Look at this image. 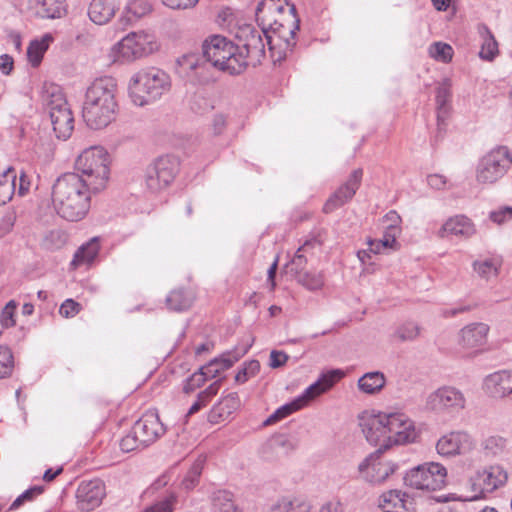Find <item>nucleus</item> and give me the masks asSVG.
Listing matches in <instances>:
<instances>
[{
  "label": "nucleus",
  "instance_id": "aec40b11",
  "mask_svg": "<svg viewBox=\"0 0 512 512\" xmlns=\"http://www.w3.org/2000/svg\"><path fill=\"white\" fill-rule=\"evenodd\" d=\"M362 176V169H355L349 176L348 180L343 185H341L326 201L323 207L324 212L331 213L335 209L350 201L361 185Z\"/></svg>",
  "mask_w": 512,
  "mask_h": 512
},
{
  "label": "nucleus",
  "instance_id": "c756f323",
  "mask_svg": "<svg viewBox=\"0 0 512 512\" xmlns=\"http://www.w3.org/2000/svg\"><path fill=\"white\" fill-rule=\"evenodd\" d=\"M478 34L482 40L479 57L486 61H492L498 55V43L487 25L480 23L477 26Z\"/></svg>",
  "mask_w": 512,
  "mask_h": 512
},
{
  "label": "nucleus",
  "instance_id": "f257e3e1",
  "mask_svg": "<svg viewBox=\"0 0 512 512\" xmlns=\"http://www.w3.org/2000/svg\"><path fill=\"white\" fill-rule=\"evenodd\" d=\"M116 79L105 76L95 79L86 89L82 103V118L94 130L111 124L119 111Z\"/></svg>",
  "mask_w": 512,
  "mask_h": 512
},
{
  "label": "nucleus",
  "instance_id": "774afa93",
  "mask_svg": "<svg viewBox=\"0 0 512 512\" xmlns=\"http://www.w3.org/2000/svg\"><path fill=\"white\" fill-rule=\"evenodd\" d=\"M318 512H343L342 505L338 500H331L324 503Z\"/></svg>",
  "mask_w": 512,
  "mask_h": 512
},
{
  "label": "nucleus",
  "instance_id": "1a4fd4ad",
  "mask_svg": "<svg viewBox=\"0 0 512 512\" xmlns=\"http://www.w3.org/2000/svg\"><path fill=\"white\" fill-rule=\"evenodd\" d=\"M157 49L154 36L144 31L130 32L111 49L113 61L131 62L148 56Z\"/></svg>",
  "mask_w": 512,
  "mask_h": 512
},
{
  "label": "nucleus",
  "instance_id": "39448f33",
  "mask_svg": "<svg viewBox=\"0 0 512 512\" xmlns=\"http://www.w3.org/2000/svg\"><path fill=\"white\" fill-rule=\"evenodd\" d=\"M110 157L99 146L85 149L75 161V174L81 178L94 193H99L107 186L110 175Z\"/></svg>",
  "mask_w": 512,
  "mask_h": 512
},
{
  "label": "nucleus",
  "instance_id": "2f4dec72",
  "mask_svg": "<svg viewBox=\"0 0 512 512\" xmlns=\"http://www.w3.org/2000/svg\"><path fill=\"white\" fill-rule=\"evenodd\" d=\"M152 6L148 0H131L125 7L124 14L120 18V22H124L125 25L132 24L141 17L150 13Z\"/></svg>",
  "mask_w": 512,
  "mask_h": 512
},
{
  "label": "nucleus",
  "instance_id": "f704fd0d",
  "mask_svg": "<svg viewBox=\"0 0 512 512\" xmlns=\"http://www.w3.org/2000/svg\"><path fill=\"white\" fill-rule=\"evenodd\" d=\"M501 263L496 257L479 259L473 262V269L480 278L489 281L498 276Z\"/></svg>",
  "mask_w": 512,
  "mask_h": 512
},
{
  "label": "nucleus",
  "instance_id": "a18cd8bd",
  "mask_svg": "<svg viewBox=\"0 0 512 512\" xmlns=\"http://www.w3.org/2000/svg\"><path fill=\"white\" fill-rule=\"evenodd\" d=\"M14 368L12 351L6 346H0V379L9 377Z\"/></svg>",
  "mask_w": 512,
  "mask_h": 512
},
{
  "label": "nucleus",
  "instance_id": "2eb2a0df",
  "mask_svg": "<svg viewBox=\"0 0 512 512\" xmlns=\"http://www.w3.org/2000/svg\"><path fill=\"white\" fill-rule=\"evenodd\" d=\"M383 452L376 450L359 464V473L365 481L372 484H381L398 469L396 463L381 459Z\"/></svg>",
  "mask_w": 512,
  "mask_h": 512
},
{
  "label": "nucleus",
  "instance_id": "dca6fc26",
  "mask_svg": "<svg viewBox=\"0 0 512 512\" xmlns=\"http://www.w3.org/2000/svg\"><path fill=\"white\" fill-rule=\"evenodd\" d=\"M465 402V397L460 390L444 386L428 395L426 407L436 412H458L465 407Z\"/></svg>",
  "mask_w": 512,
  "mask_h": 512
},
{
  "label": "nucleus",
  "instance_id": "4c0bfd02",
  "mask_svg": "<svg viewBox=\"0 0 512 512\" xmlns=\"http://www.w3.org/2000/svg\"><path fill=\"white\" fill-rule=\"evenodd\" d=\"M99 252L97 239L94 238L85 245H82L75 253L72 264L75 266L92 262Z\"/></svg>",
  "mask_w": 512,
  "mask_h": 512
},
{
  "label": "nucleus",
  "instance_id": "4468645a",
  "mask_svg": "<svg viewBox=\"0 0 512 512\" xmlns=\"http://www.w3.org/2000/svg\"><path fill=\"white\" fill-rule=\"evenodd\" d=\"M507 480V471L500 465H490L477 470L470 478L473 499L485 498L487 494L504 486Z\"/></svg>",
  "mask_w": 512,
  "mask_h": 512
},
{
  "label": "nucleus",
  "instance_id": "37998d69",
  "mask_svg": "<svg viewBox=\"0 0 512 512\" xmlns=\"http://www.w3.org/2000/svg\"><path fill=\"white\" fill-rule=\"evenodd\" d=\"M309 511H310L309 505L304 502L282 499L277 504L272 506L269 512H309Z\"/></svg>",
  "mask_w": 512,
  "mask_h": 512
},
{
  "label": "nucleus",
  "instance_id": "338daca9",
  "mask_svg": "<svg viewBox=\"0 0 512 512\" xmlns=\"http://www.w3.org/2000/svg\"><path fill=\"white\" fill-rule=\"evenodd\" d=\"M385 219L390 222L386 229L394 232H398V223L400 222V216L396 211H390L385 215Z\"/></svg>",
  "mask_w": 512,
  "mask_h": 512
},
{
  "label": "nucleus",
  "instance_id": "4d7b16f0",
  "mask_svg": "<svg viewBox=\"0 0 512 512\" xmlns=\"http://www.w3.org/2000/svg\"><path fill=\"white\" fill-rule=\"evenodd\" d=\"M79 311L80 304L73 299H66L59 309V313L66 318L75 316Z\"/></svg>",
  "mask_w": 512,
  "mask_h": 512
},
{
  "label": "nucleus",
  "instance_id": "c9c22d12",
  "mask_svg": "<svg viewBox=\"0 0 512 512\" xmlns=\"http://www.w3.org/2000/svg\"><path fill=\"white\" fill-rule=\"evenodd\" d=\"M52 41L51 34H45L40 40L31 41L27 49V57L33 67H37L41 63L44 53Z\"/></svg>",
  "mask_w": 512,
  "mask_h": 512
},
{
  "label": "nucleus",
  "instance_id": "e2e57ef3",
  "mask_svg": "<svg viewBox=\"0 0 512 512\" xmlns=\"http://www.w3.org/2000/svg\"><path fill=\"white\" fill-rule=\"evenodd\" d=\"M288 355L282 351H276V350H273L271 353H270V367L272 368H279V367H282L283 365H285V363L287 362L288 360Z\"/></svg>",
  "mask_w": 512,
  "mask_h": 512
},
{
  "label": "nucleus",
  "instance_id": "a878e982",
  "mask_svg": "<svg viewBox=\"0 0 512 512\" xmlns=\"http://www.w3.org/2000/svg\"><path fill=\"white\" fill-rule=\"evenodd\" d=\"M489 326L485 323H472L460 331V344L465 348H476L487 341Z\"/></svg>",
  "mask_w": 512,
  "mask_h": 512
},
{
  "label": "nucleus",
  "instance_id": "3c124183",
  "mask_svg": "<svg viewBox=\"0 0 512 512\" xmlns=\"http://www.w3.org/2000/svg\"><path fill=\"white\" fill-rule=\"evenodd\" d=\"M119 446L123 452L128 453L142 448V443L132 428V431L121 439Z\"/></svg>",
  "mask_w": 512,
  "mask_h": 512
},
{
  "label": "nucleus",
  "instance_id": "f3484780",
  "mask_svg": "<svg viewBox=\"0 0 512 512\" xmlns=\"http://www.w3.org/2000/svg\"><path fill=\"white\" fill-rule=\"evenodd\" d=\"M388 434L393 445L412 443L417 438L414 422L403 413H388Z\"/></svg>",
  "mask_w": 512,
  "mask_h": 512
},
{
  "label": "nucleus",
  "instance_id": "20e7f679",
  "mask_svg": "<svg viewBox=\"0 0 512 512\" xmlns=\"http://www.w3.org/2000/svg\"><path fill=\"white\" fill-rule=\"evenodd\" d=\"M203 56L207 62L230 75L242 73L248 62L244 52L233 41L221 35H213L203 43Z\"/></svg>",
  "mask_w": 512,
  "mask_h": 512
},
{
  "label": "nucleus",
  "instance_id": "e433bc0d",
  "mask_svg": "<svg viewBox=\"0 0 512 512\" xmlns=\"http://www.w3.org/2000/svg\"><path fill=\"white\" fill-rule=\"evenodd\" d=\"M214 512H241L235 505L234 496L227 490H218L211 496Z\"/></svg>",
  "mask_w": 512,
  "mask_h": 512
},
{
  "label": "nucleus",
  "instance_id": "c85d7f7f",
  "mask_svg": "<svg viewBox=\"0 0 512 512\" xmlns=\"http://www.w3.org/2000/svg\"><path fill=\"white\" fill-rule=\"evenodd\" d=\"M508 440L498 434L488 435L480 442V452L486 459L502 457L507 452Z\"/></svg>",
  "mask_w": 512,
  "mask_h": 512
},
{
  "label": "nucleus",
  "instance_id": "72a5a7b5",
  "mask_svg": "<svg viewBox=\"0 0 512 512\" xmlns=\"http://www.w3.org/2000/svg\"><path fill=\"white\" fill-rule=\"evenodd\" d=\"M194 301L192 292L184 289L172 290L166 298V304L170 310L181 312L189 309Z\"/></svg>",
  "mask_w": 512,
  "mask_h": 512
},
{
  "label": "nucleus",
  "instance_id": "49530a36",
  "mask_svg": "<svg viewBox=\"0 0 512 512\" xmlns=\"http://www.w3.org/2000/svg\"><path fill=\"white\" fill-rule=\"evenodd\" d=\"M450 93L446 87H439L436 93V104H437V120L438 125L444 121L448 113L447 103L449 101Z\"/></svg>",
  "mask_w": 512,
  "mask_h": 512
},
{
  "label": "nucleus",
  "instance_id": "052dcab7",
  "mask_svg": "<svg viewBox=\"0 0 512 512\" xmlns=\"http://www.w3.org/2000/svg\"><path fill=\"white\" fill-rule=\"evenodd\" d=\"M199 0H162V3L171 9H188L195 6Z\"/></svg>",
  "mask_w": 512,
  "mask_h": 512
},
{
  "label": "nucleus",
  "instance_id": "473e14b6",
  "mask_svg": "<svg viewBox=\"0 0 512 512\" xmlns=\"http://www.w3.org/2000/svg\"><path fill=\"white\" fill-rule=\"evenodd\" d=\"M386 384V378L382 372L373 371L365 373L358 380V388L366 394H376L380 392Z\"/></svg>",
  "mask_w": 512,
  "mask_h": 512
},
{
  "label": "nucleus",
  "instance_id": "de8ad7c7",
  "mask_svg": "<svg viewBox=\"0 0 512 512\" xmlns=\"http://www.w3.org/2000/svg\"><path fill=\"white\" fill-rule=\"evenodd\" d=\"M298 281L308 290L315 291L322 288L324 285L323 276L321 273L305 272L299 274Z\"/></svg>",
  "mask_w": 512,
  "mask_h": 512
},
{
  "label": "nucleus",
  "instance_id": "c03bdc74",
  "mask_svg": "<svg viewBox=\"0 0 512 512\" xmlns=\"http://www.w3.org/2000/svg\"><path fill=\"white\" fill-rule=\"evenodd\" d=\"M429 54L437 61L448 63L452 59L453 49L449 44L435 42L429 47Z\"/></svg>",
  "mask_w": 512,
  "mask_h": 512
},
{
  "label": "nucleus",
  "instance_id": "13d9d810",
  "mask_svg": "<svg viewBox=\"0 0 512 512\" xmlns=\"http://www.w3.org/2000/svg\"><path fill=\"white\" fill-rule=\"evenodd\" d=\"M321 245L322 242L317 237H312L305 240V242L298 248V250L308 254V256H313L315 250H320Z\"/></svg>",
  "mask_w": 512,
  "mask_h": 512
},
{
  "label": "nucleus",
  "instance_id": "7ed1b4c3",
  "mask_svg": "<svg viewBox=\"0 0 512 512\" xmlns=\"http://www.w3.org/2000/svg\"><path fill=\"white\" fill-rule=\"evenodd\" d=\"M171 89V78L164 70L148 67L132 75L128 85L129 97L136 106L143 107L159 100Z\"/></svg>",
  "mask_w": 512,
  "mask_h": 512
},
{
  "label": "nucleus",
  "instance_id": "864d4df0",
  "mask_svg": "<svg viewBox=\"0 0 512 512\" xmlns=\"http://www.w3.org/2000/svg\"><path fill=\"white\" fill-rule=\"evenodd\" d=\"M16 309V303L15 301L11 300L9 301L6 306L3 308L1 313V323L3 327L10 328L13 327L16 323L14 319Z\"/></svg>",
  "mask_w": 512,
  "mask_h": 512
},
{
  "label": "nucleus",
  "instance_id": "a211bd4d",
  "mask_svg": "<svg viewBox=\"0 0 512 512\" xmlns=\"http://www.w3.org/2000/svg\"><path fill=\"white\" fill-rule=\"evenodd\" d=\"M475 441L465 431H453L442 436L436 445L437 452L444 456L466 454L473 450Z\"/></svg>",
  "mask_w": 512,
  "mask_h": 512
},
{
  "label": "nucleus",
  "instance_id": "412c9836",
  "mask_svg": "<svg viewBox=\"0 0 512 512\" xmlns=\"http://www.w3.org/2000/svg\"><path fill=\"white\" fill-rule=\"evenodd\" d=\"M105 496V485L100 479L83 481L76 491L77 505L82 511L98 507Z\"/></svg>",
  "mask_w": 512,
  "mask_h": 512
},
{
  "label": "nucleus",
  "instance_id": "423d86ee",
  "mask_svg": "<svg viewBox=\"0 0 512 512\" xmlns=\"http://www.w3.org/2000/svg\"><path fill=\"white\" fill-rule=\"evenodd\" d=\"M343 376L344 372L340 369H332L322 373L300 396L276 409L264 421V425H272L302 409L310 401L330 390Z\"/></svg>",
  "mask_w": 512,
  "mask_h": 512
},
{
  "label": "nucleus",
  "instance_id": "79ce46f5",
  "mask_svg": "<svg viewBox=\"0 0 512 512\" xmlns=\"http://www.w3.org/2000/svg\"><path fill=\"white\" fill-rule=\"evenodd\" d=\"M204 466V459L198 458L193 465L191 466L190 470L187 472L186 476L184 477L182 481V486L186 490H191L199 482V478L201 476L202 470Z\"/></svg>",
  "mask_w": 512,
  "mask_h": 512
},
{
  "label": "nucleus",
  "instance_id": "0e129e2a",
  "mask_svg": "<svg viewBox=\"0 0 512 512\" xmlns=\"http://www.w3.org/2000/svg\"><path fill=\"white\" fill-rule=\"evenodd\" d=\"M226 117L222 114L215 115L212 122L214 135H220L226 127Z\"/></svg>",
  "mask_w": 512,
  "mask_h": 512
},
{
  "label": "nucleus",
  "instance_id": "680f3d73",
  "mask_svg": "<svg viewBox=\"0 0 512 512\" xmlns=\"http://www.w3.org/2000/svg\"><path fill=\"white\" fill-rule=\"evenodd\" d=\"M211 108L209 101L201 95H195L191 102V109L203 113Z\"/></svg>",
  "mask_w": 512,
  "mask_h": 512
},
{
  "label": "nucleus",
  "instance_id": "f03ea898",
  "mask_svg": "<svg viewBox=\"0 0 512 512\" xmlns=\"http://www.w3.org/2000/svg\"><path fill=\"white\" fill-rule=\"evenodd\" d=\"M92 189L75 173H64L52 186V204L56 213L71 222L82 220L91 206Z\"/></svg>",
  "mask_w": 512,
  "mask_h": 512
},
{
  "label": "nucleus",
  "instance_id": "393cba45",
  "mask_svg": "<svg viewBox=\"0 0 512 512\" xmlns=\"http://www.w3.org/2000/svg\"><path fill=\"white\" fill-rule=\"evenodd\" d=\"M284 10L285 7L279 0H262L255 10L256 21L263 27L275 30L274 25L278 24L275 16L281 14Z\"/></svg>",
  "mask_w": 512,
  "mask_h": 512
},
{
  "label": "nucleus",
  "instance_id": "6ab92c4d",
  "mask_svg": "<svg viewBox=\"0 0 512 512\" xmlns=\"http://www.w3.org/2000/svg\"><path fill=\"white\" fill-rule=\"evenodd\" d=\"M135 434L142 443V448L154 443L165 433L163 423L155 412H147L133 425Z\"/></svg>",
  "mask_w": 512,
  "mask_h": 512
},
{
  "label": "nucleus",
  "instance_id": "f8f14e48",
  "mask_svg": "<svg viewBox=\"0 0 512 512\" xmlns=\"http://www.w3.org/2000/svg\"><path fill=\"white\" fill-rule=\"evenodd\" d=\"M179 159L164 155L155 159L145 171V185L153 193L166 189L179 172Z\"/></svg>",
  "mask_w": 512,
  "mask_h": 512
},
{
  "label": "nucleus",
  "instance_id": "a19ab883",
  "mask_svg": "<svg viewBox=\"0 0 512 512\" xmlns=\"http://www.w3.org/2000/svg\"><path fill=\"white\" fill-rule=\"evenodd\" d=\"M420 326L413 321H406L396 327L393 336L399 341H413L420 334Z\"/></svg>",
  "mask_w": 512,
  "mask_h": 512
},
{
  "label": "nucleus",
  "instance_id": "58836bf2",
  "mask_svg": "<svg viewBox=\"0 0 512 512\" xmlns=\"http://www.w3.org/2000/svg\"><path fill=\"white\" fill-rule=\"evenodd\" d=\"M221 383L222 379H218L210 384L205 390L201 391L197 396V400L189 408L188 415L194 414L202 407L206 406L207 403L218 393Z\"/></svg>",
  "mask_w": 512,
  "mask_h": 512
},
{
  "label": "nucleus",
  "instance_id": "ea45409f",
  "mask_svg": "<svg viewBox=\"0 0 512 512\" xmlns=\"http://www.w3.org/2000/svg\"><path fill=\"white\" fill-rule=\"evenodd\" d=\"M3 178V180H0V205L6 204L12 198L16 179L14 169L9 167L4 172Z\"/></svg>",
  "mask_w": 512,
  "mask_h": 512
},
{
  "label": "nucleus",
  "instance_id": "5fc2aeb1",
  "mask_svg": "<svg viewBox=\"0 0 512 512\" xmlns=\"http://www.w3.org/2000/svg\"><path fill=\"white\" fill-rule=\"evenodd\" d=\"M43 489L39 486H34L27 489L21 495H19L11 504L10 510L19 508L25 501H31L35 495L41 494Z\"/></svg>",
  "mask_w": 512,
  "mask_h": 512
},
{
  "label": "nucleus",
  "instance_id": "09e8293b",
  "mask_svg": "<svg viewBox=\"0 0 512 512\" xmlns=\"http://www.w3.org/2000/svg\"><path fill=\"white\" fill-rule=\"evenodd\" d=\"M406 497L408 496L405 492L397 489L389 490L381 495L383 503L391 504L393 507H401L405 510H408Z\"/></svg>",
  "mask_w": 512,
  "mask_h": 512
},
{
  "label": "nucleus",
  "instance_id": "5701e85b",
  "mask_svg": "<svg viewBox=\"0 0 512 512\" xmlns=\"http://www.w3.org/2000/svg\"><path fill=\"white\" fill-rule=\"evenodd\" d=\"M250 347L251 344L242 347H235L233 350L224 352L220 357L214 358L208 364L200 367V370L203 372L206 379L215 378L221 371L232 367L235 362L248 352Z\"/></svg>",
  "mask_w": 512,
  "mask_h": 512
},
{
  "label": "nucleus",
  "instance_id": "7c9ffc66",
  "mask_svg": "<svg viewBox=\"0 0 512 512\" xmlns=\"http://www.w3.org/2000/svg\"><path fill=\"white\" fill-rule=\"evenodd\" d=\"M30 5L41 18H60L64 11L62 0H30Z\"/></svg>",
  "mask_w": 512,
  "mask_h": 512
},
{
  "label": "nucleus",
  "instance_id": "9d476101",
  "mask_svg": "<svg viewBox=\"0 0 512 512\" xmlns=\"http://www.w3.org/2000/svg\"><path fill=\"white\" fill-rule=\"evenodd\" d=\"M512 153L506 146L492 149L481 158L476 168V180L481 184H493L510 169Z\"/></svg>",
  "mask_w": 512,
  "mask_h": 512
},
{
  "label": "nucleus",
  "instance_id": "bb28decb",
  "mask_svg": "<svg viewBox=\"0 0 512 512\" xmlns=\"http://www.w3.org/2000/svg\"><path fill=\"white\" fill-rule=\"evenodd\" d=\"M476 232L472 221L466 216H456L448 219L439 231L440 237L447 235L462 236L469 238Z\"/></svg>",
  "mask_w": 512,
  "mask_h": 512
},
{
  "label": "nucleus",
  "instance_id": "9b49d317",
  "mask_svg": "<svg viewBox=\"0 0 512 512\" xmlns=\"http://www.w3.org/2000/svg\"><path fill=\"white\" fill-rule=\"evenodd\" d=\"M447 471L439 463H425L409 470L403 477L406 486L436 491L444 487Z\"/></svg>",
  "mask_w": 512,
  "mask_h": 512
},
{
  "label": "nucleus",
  "instance_id": "0eeeda50",
  "mask_svg": "<svg viewBox=\"0 0 512 512\" xmlns=\"http://www.w3.org/2000/svg\"><path fill=\"white\" fill-rule=\"evenodd\" d=\"M53 131L58 139H68L74 130V116L59 86L47 87L42 95Z\"/></svg>",
  "mask_w": 512,
  "mask_h": 512
},
{
  "label": "nucleus",
  "instance_id": "8fccbe9b",
  "mask_svg": "<svg viewBox=\"0 0 512 512\" xmlns=\"http://www.w3.org/2000/svg\"><path fill=\"white\" fill-rule=\"evenodd\" d=\"M206 380V377L199 368L198 371L194 372L190 377H188L185 380L183 385V391L186 394H189L196 390L197 388L201 387L206 382Z\"/></svg>",
  "mask_w": 512,
  "mask_h": 512
},
{
  "label": "nucleus",
  "instance_id": "bf43d9fd",
  "mask_svg": "<svg viewBox=\"0 0 512 512\" xmlns=\"http://www.w3.org/2000/svg\"><path fill=\"white\" fill-rule=\"evenodd\" d=\"M174 502L175 497L171 496L157 503L156 505L146 509L144 512H172Z\"/></svg>",
  "mask_w": 512,
  "mask_h": 512
},
{
  "label": "nucleus",
  "instance_id": "b1692460",
  "mask_svg": "<svg viewBox=\"0 0 512 512\" xmlns=\"http://www.w3.org/2000/svg\"><path fill=\"white\" fill-rule=\"evenodd\" d=\"M240 407V399L236 392H231L222 397L209 411L208 421L218 424L227 420L230 415Z\"/></svg>",
  "mask_w": 512,
  "mask_h": 512
},
{
  "label": "nucleus",
  "instance_id": "6e6d98bb",
  "mask_svg": "<svg viewBox=\"0 0 512 512\" xmlns=\"http://www.w3.org/2000/svg\"><path fill=\"white\" fill-rule=\"evenodd\" d=\"M308 254L297 250L293 259L290 261L291 271H294L296 274H300L308 263Z\"/></svg>",
  "mask_w": 512,
  "mask_h": 512
},
{
  "label": "nucleus",
  "instance_id": "69168bd1",
  "mask_svg": "<svg viewBox=\"0 0 512 512\" xmlns=\"http://www.w3.org/2000/svg\"><path fill=\"white\" fill-rule=\"evenodd\" d=\"M428 185L435 189H441L446 184V178L443 175L432 174L427 177Z\"/></svg>",
  "mask_w": 512,
  "mask_h": 512
},
{
  "label": "nucleus",
  "instance_id": "ddd939ff",
  "mask_svg": "<svg viewBox=\"0 0 512 512\" xmlns=\"http://www.w3.org/2000/svg\"><path fill=\"white\" fill-rule=\"evenodd\" d=\"M359 426L366 440L377 450L386 451L391 448L388 434V413L364 411L359 415Z\"/></svg>",
  "mask_w": 512,
  "mask_h": 512
},
{
  "label": "nucleus",
  "instance_id": "603ef678",
  "mask_svg": "<svg viewBox=\"0 0 512 512\" xmlns=\"http://www.w3.org/2000/svg\"><path fill=\"white\" fill-rule=\"evenodd\" d=\"M489 219L498 225H501V224L511 220L512 219V207L504 206V207H500L497 210L491 211L489 214Z\"/></svg>",
  "mask_w": 512,
  "mask_h": 512
},
{
  "label": "nucleus",
  "instance_id": "cd10ccee",
  "mask_svg": "<svg viewBox=\"0 0 512 512\" xmlns=\"http://www.w3.org/2000/svg\"><path fill=\"white\" fill-rule=\"evenodd\" d=\"M116 12L113 0H92L88 8V16L97 25L108 23Z\"/></svg>",
  "mask_w": 512,
  "mask_h": 512
},
{
  "label": "nucleus",
  "instance_id": "4be33fe9",
  "mask_svg": "<svg viewBox=\"0 0 512 512\" xmlns=\"http://www.w3.org/2000/svg\"><path fill=\"white\" fill-rule=\"evenodd\" d=\"M485 391L493 398H511L512 370H499L487 375L483 382Z\"/></svg>",
  "mask_w": 512,
  "mask_h": 512
},
{
  "label": "nucleus",
  "instance_id": "6e6552de",
  "mask_svg": "<svg viewBox=\"0 0 512 512\" xmlns=\"http://www.w3.org/2000/svg\"><path fill=\"white\" fill-rule=\"evenodd\" d=\"M238 38L243 41L240 49L244 52L246 61L248 62L249 59L254 66L259 64L265 56L266 44L269 46L274 61H280L286 57V54L282 52H278L276 57L275 42L280 40V38L269 35L267 27L261 26L259 30L253 26L247 25L240 29Z\"/></svg>",
  "mask_w": 512,
  "mask_h": 512
}]
</instances>
